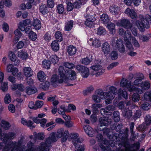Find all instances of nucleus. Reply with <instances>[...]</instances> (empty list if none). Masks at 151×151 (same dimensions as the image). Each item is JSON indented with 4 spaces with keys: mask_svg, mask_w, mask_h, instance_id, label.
<instances>
[{
    "mask_svg": "<svg viewBox=\"0 0 151 151\" xmlns=\"http://www.w3.org/2000/svg\"><path fill=\"white\" fill-rule=\"evenodd\" d=\"M83 129L86 133L90 137H92L95 133L94 130L88 125L84 127Z\"/></svg>",
    "mask_w": 151,
    "mask_h": 151,
    "instance_id": "15",
    "label": "nucleus"
},
{
    "mask_svg": "<svg viewBox=\"0 0 151 151\" xmlns=\"http://www.w3.org/2000/svg\"><path fill=\"white\" fill-rule=\"evenodd\" d=\"M23 72L25 76L29 77L33 74V71L32 69L29 67H24L23 70Z\"/></svg>",
    "mask_w": 151,
    "mask_h": 151,
    "instance_id": "16",
    "label": "nucleus"
},
{
    "mask_svg": "<svg viewBox=\"0 0 151 151\" xmlns=\"http://www.w3.org/2000/svg\"><path fill=\"white\" fill-rule=\"evenodd\" d=\"M123 114L124 116L128 119H129L132 116V111L131 110L126 109L123 112Z\"/></svg>",
    "mask_w": 151,
    "mask_h": 151,
    "instance_id": "43",
    "label": "nucleus"
},
{
    "mask_svg": "<svg viewBox=\"0 0 151 151\" xmlns=\"http://www.w3.org/2000/svg\"><path fill=\"white\" fill-rule=\"evenodd\" d=\"M83 140L84 139L83 138H77L76 140H75V142L74 141H73V143L75 148H76V147L78 146L77 143H82L83 142Z\"/></svg>",
    "mask_w": 151,
    "mask_h": 151,
    "instance_id": "57",
    "label": "nucleus"
},
{
    "mask_svg": "<svg viewBox=\"0 0 151 151\" xmlns=\"http://www.w3.org/2000/svg\"><path fill=\"white\" fill-rule=\"evenodd\" d=\"M51 46L53 50L55 51H57L59 50V45L56 40L52 42L51 44Z\"/></svg>",
    "mask_w": 151,
    "mask_h": 151,
    "instance_id": "36",
    "label": "nucleus"
},
{
    "mask_svg": "<svg viewBox=\"0 0 151 151\" xmlns=\"http://www.w3.org/2000/svg\"><path fill=\"white\" fill-rule=\"evenodd\" d=\"M92 70L95 72L96 76H99L105 72V70L103 69L102 67L99 65H95L91 67Z\"/></svg>",
    "mask_w": 151,
    "mask_h": 151,
    "instance_id": "9",
    "label": "nucleus"
},
{
    "mask_svg": "<svg viewBox=\"0 0 151 151\" xmlns=\"http://www.w3.org/2000/svg\"><path fill=\"white\" fill-rule=\"evenodd\" d=\"M120 24L124 27L127 29H131L132 25L130 21L128 19H123L121 20Z\"/></svg>",
    "mask_w": 151,
    "mask_h": 151,
    "instance_id": "17",
    "label": "nucleus"
},
{
    "mask_svg": "<svg viewBox=\"0 0 151 151\" xmlns=\"http://www.w3.org/2000/svg\"><path fill=\"white\" fill-rule=\"evenodd\" d=\"M125 42V45L127 49L130 51L133 50L134 48L131 42L129 41Z\"/></svg>",
    "mask_w": 151,
    "mask_h": 151,
    "instance_id": "55",
    "label": "nucleus"
},
{
    "mask_svg": "<svg viewBox=\"0 0 151 151\" xmlns=\"http://www.w3.org/2000/svg\"><path fill=\"white\" fill-rule=\"evenodd\" d=\"M4 101L6 104H8L11 101V98L10 95L9 94L6 95L4 98Z\"/></svg>",
    "mask_w": 151,
    "mask_h": 151,
    "instance_id": "61",
    "label": "nucleus"
},
{
    "mask_svg": "<svg viewBox=\"0 0 151 151\" xmlns=\"http://www.w3.org/2000/svg\"><path fill=\"white\" fill-rule=\"evenodd\" d=\"M141 86L142 90H148L150 88V84L148 81H145L143 82H142Z\"/></svg>",
    "mask_w": 151,
    "mask_h": 151,
    "instance_id": "40",
    "label": "nucleus"
},
{
    "mask_svg": "<svg viewBox=\"0 0 151 151\" xmlns=\"http://www.w3.org/2000/svg\"><path fill=\"white\" fill-rule=\"evenodd\" d=\"M96 33L99 35H104L106 34V31L104 28L100 26L97 29Z\"/></svg>",
    "mask_w": 151,
    "mask_h": 151,
    "instance_id": "34",
    "label": "nucleus"
},
{
    "mask_svg": "<svg viewBox=\"0 0 151 151\" xmlns=\"http://www.w3.org/2000/svg\"><path fill=\"white\" fill-rule=\"evenodd\" d=\"M99 124L98 129L99 130L101 131L102 129L100 128V127H101L103 126H107L109 124L108 119L107 117H102L100 118L99 119Z\"/></svg>",
    "mask_w": 151,
    "mask_h": 151,
    "instance_id": "13",
    "label": "nucleus"
},
{
    "mask_svg": "<svg viewBox=\"0 0 151 151\" xmlns=\"http://www.w3.org/2000/svg\"><path fill=\"white\" fill-rule=\"evenodd\" d=\"M102 91H99L97 94L94 95L93 96L92 99L96 103L100 102L101 99L100 96V93Z\"/></svg>",
    "mask_w": 151,
    "mask_h": 151,
    "instance_id": "38",
    "label": "nucleus"
},
{
    "mask_svg": "<svg viewBox=\"0 0 151 151\" xmlns=\"http://www.w3.org/2000/svg\"><path fill=\"white\" fill-rule=\"evenodd\" d=\"M15 35L13 42L14 43H16L19 41L20 38L21 37L22 34L18 29H16L14 32Z\"/></svg>",
    "mask_w": 151,
    "mask_h": 151,
    "instance_id": "23",
    "label": "nucleus"
},
{
    "mask_svg": "<svg viewBox=\"0 0 151 151\" xmlns=\"http://www.w3.org/2000/svg\"><path fill=\"white\" fill-rule=\"evenodd\" d=\"M92 45L95 47H99L101 45V42L99 39H95L92 42Z\"/></svg>",
    "mask_w": 151,
    "mask_h": 151,
    "instance_id": "54",
    "label": "nucleus"
},
{
    "mask_svg": "<svg viewBox=\"0 0 151 151\" xmlns=\"http://www.w3.org/2000/svg\"><path fill=\"white\" fill-rule=\"evenodd\" d=\"M0 4H1L3 5L4 4L6 6L9 7L11 6L12 3L10 0H4L0 1Z\"/></svg>",
    "mask_w": 151,
    "mask_h": 151,
    "instance_id": "60",
    "label": "nucleus"
},
{
    "mask_svg": "<svg viewBox=\"0 0 151 151\" xmlns=\"http://www.w3.org/2000/svg\"><path fill=\"white\" fill-rule=\"evenodd\" d=\"M1 125L4 129H8L10 127V125L9 122H8L2 120L1 122Z\"/></svg>",
    "mask_w": 151,
    "mask_h": 151,
    "instance_id": "35",
    "label": "nucleus"
},
{
    "mask_svg": "<svg viewBox=\"0 0 151 151\" xmlns=\"http://www.w3.org/2000/svg\"><path fill=\"white\" fill-rule=\"evenodd\" d=\"M128 129L126 128L123 134H114L112 136L113 140L116 142H120L119 147L116 151H138L140 147L138 142L129 145L128 138Z\"/></svg>",
    "mask_w": 151,
    "mask_h": 151,
    "instance_id": "1",
    "label": "nucleus"
},
{
    "mask_svg": "<svg viewBox=\"0 0 151 151\" xmlns=\"http://www.w3.org/2000/svg\"><path fill=\"white\" fill-rule=\"evenodd\" d=\"M57 141L55 134L51 133L49 136L47 138L45 142H42L37 147V151H49L50 147L52 143Z\"/></svg>",
    "mask_w": 151,
    "mask_h": 151,
    "instance_id": "3",
    "label": "nucleus"
},
{
    "mask_svg": "<svg viewBox=\"0 0 151 151\" xmlns=\"http://www.w3.org/2000/svg\"><path fill=\"white\" fill-rule=\"evenodd\" d=\"M57 10L59 14H62L63 13L64 9L62 4H60L58 5Z\"/></svg>",
    "mask_w": 151,
    "mask_h": 151,
    "instance_id": "63",
    "label": "nucleus"
},
{
    "mask_svg": "<svg viewBox=\"0 0 151 151\" xmlns=\"http://www.w3.org/2000/svg\"><path fill=\"white\" fill-rule=\"evenodd\" d=\"M132 42L135 47L139 48L140 47V45L139 42L135 37H132Z\"/></svg>",
    "mask_w": 151,
    "mask_h": 151,
    "instance_id": "58",
    "label": "nucleus"
},
{
    "mask_svg": "<svg viewBox=\"0 0 151 151\" xmlns=\"http://www.w3.org/2000/svg\"><path fill=\"white\" fill-rule=\"evenodd\" d=\"M37 91L36 88L34 87H27L26 88V92L28 95H31L35 93Z\"/></svg>",
    "mask_w": 151,
    "mask_h": 151,
    "instance_id": "27",
    "label": "nucleus"
},
{
    "mask_svg": "<svg viewBox=\"0 0 151 151\" xmlns=\"http://www.w3.org/2000/svg\"><path fill=\"white\" fill-rule=\"evenodd\" d=\"M109 10L112 13L116 14H117L119 9L118 6L113 5L110 7Z\"/></svg>",
    "mask_w": 151,
    "mask_h": 151,
    "instance_id": "41",
    "label": "nucleus"
},
{
    "mask_svg": "<svg viewBox=\"0 0 151 151\" xmlns=\"http://www.w3.org/2000/svg\"><path fill=\"white\" fill-rule=\"evenodd\" d=\"M145 124L147 126H149L151 124V116L147 114L144 117Z\"/></svg>",
    "mask_w": 151,
    "mask_h": 151,
    "instance_id": "45",
    "label": "nucleus"
},
{
    "mask_svg": "<svg viewBox=\"0 0 151 151\" xmlns=\"http://www.w3.org/2000/svg\"><path fill=\"white\" fill-rule=\"evenodd\" d=\"M131 82L129 81L127 79L123 78L121 81L120 86L121 87H124L127 89L130 92H132L135 89V87L131 86Z\"/></svg>",
    "mask_w": 151,
    "mask_h": 151,
    "instance_id": "6",
    "label": "nucleus"
},
{
    "mask_svg": "<svg viewBox=\"0 0 151 151\" xmlns=\"http://www.w3.org/2000/svg\"><path fill=\"white\" fill-rule=\"evenodd\" d=\"M140 97L138 93H134L132 96V100L134 102L139 101Z\"/></svg>",
    "mask_w": 151,
    "mask_h": 151,
    "instance_id": "62",
    "label": "nucleus"
},
{
    "mask_svg": "<svg viewBox=\"0 0 151 151\" xmlns=\"http://www.w3.org/2000/svg\"><path fill=\"white\" fill-rule=\"evenodd\" d=\"M40 10L41 13L43 15L46 14L48 12L47 7L45 4L41 5L40 6Z\"/></svg>",
    "mask_w": 151,
    "mask_h": 151,
    "instance_id": "42",
    "label": "nucleus"
},
{
    "mask_svg": "<svg viewBox=\"0 0 151 151\" xmlns=\"http://www.w3.org/2000/svg\"><path fill=\"white\" fill-rule=\"evenodd\" d=\"M49 59L54 64H55L58 61V59L56 55H52L49 58Z\"/></svg>",
    "mask_w": 151,
    "mask_h": 151,
    "instance_id": "50",
    "label": "nucleus"
},
{
    "mask_svg": "<svg viewBox=\"0 0 151 151\" xmlns=\"http://www.w3.org/2000/svg\"><path fill=\"white\" fill-rule=\"evenodd\" d=\"M51 63L50 61L44 60L42 62L43 67L46 69L50 68V66Z\"/></svg>",
    "mask_w": 151,
    "mask_h": 151,
    "instance_id": "46",
    "label": "nucleus"
},
{
    "mask_svg": "<svg viewBox=\"0 0 151 151\" xmlns=\"http://www.w3.org/2000/svg\"><path fill=\"white\" fill-rule=\"evenodd\" d=\"M37 146H36L34 145V144L32 142H29L27 144V150L24 151H37Z\"/></svg>",
    "mask_w": 151,
    "mask_h": 151,
    "instance_id": "18",
    "label": "nucleus"
},
{
    "mask_svg": "<svg viewBox=\"0 0 151 151\" xmlns=\"http://www.w3.org/2000/svg\"><path fill=\"white\" fill-rule=\"evenodd\" d=\"M139 17L141 21L136 20L135 24L139 30L141 32L143 31L145 28L148 29L150 27L149 23L151 24V16L146 15L145 18L142 15H139Z\"/></svg>",
    "mask_w": 151,
    "mask_h": 151,
    "instance_id": "4",
    "label": "nucleus"
},
{
    "mask_svg": "<svg viewBox=\"0 0 151 151\" xmlns=\"http://www.w3.org/2000/svg\"><path fill=\"white\" fill-rule=\"evenodd\" d=\"M76 48L72 45H70L68 47L67 52L70 56L74 55L76 52Z\"/></svg>",
    "mask_w": 151,
    "mask_h": 151,
    "instance_id": "21",
    "label": "nucleus"
},
{
    "mask_svg": "<svg viewBox=\"0 0 151 151\" xmlns=\"http://www.w3.org/2000/svg\"><path fill=\"white\" fill-rule=\"evenodd\" d=\"M150 105L148 102H145L142 104L141 106V108L144 110H148L150 108Z\"/></svg>",
    "mask_w": 151,
    "mask_h": 151,
    "instance_id": "52",
    "label": "nucleus"
},
{
    "mask_svg": "<svg viewBox=\"0 0 151 151\" xmlns=\"http://www.w3.org/2000/svg\"><path fill=\"white\" fill-rule=\"evenodd\" d=\"M32 25L36 30H39L41 27V22L40 21L37 19H34Z\"/></svg>",
    "mask_w": 151,
    "mask_h": 151,
    "instance_id": "22",
    "label": "nucleus"
},
{
    "mask_svg": "<svg viewBox=\"0 0 151 151\" xmlns=\"http://www.w3.org/2000/svg\"><path fill=\"white\" fill-rule=\"evenodd\" d=\"M125 13L127 14L132 19H136L137 17V15L136 13L132 9H130L127 8L125 10Z\"/></svg>",
    "mask_w": 151,
    "mask_h": 151,
    "instance_id": "14",
    "label": "nucleus"
},
{
    "mask_svg": "<svg viewBox=\"0 0 151 151\" xmlns=\"http://www.w3.org/2000/svg\"><path fill=\"white\" fill-rule=\"evenodd\" d=\"M100 96L102 99H106L105 102L106 104H109L111 102V101L114 98L115 96H110L107 94L106 92H104L103 91H101L100 93Z\"/></svg>",
    "mask_w": 151,
    "mask_h": 151,
    "instance_id": "8",
    "label": "nucleus"
},
{
    "mask_svg": "<svg viewBox=\"0 0 151 151\" xmlns=\"http://www.w3.org/2000/svg\"><path fill=\"white\" fill-rule=\"evenodd\" d=\"M76 69L79 72H81L82 76L83 78H87L89 74V70L86 67L78 65L76 66Z\"/></svg>",
    "mask_w": 151,
    "mask_h": 151,
    "instance_id": "7",
    "label": "nucleus"
},
{
    "mask_svg": "<svg viewBox=\"0 0 151 151\" xmlns=\"http://www.w3.org/2000/svg\"><path fill=\"white\" fill-rule=\"evenodd\" d=\"M102 105L100 104H94L92 105V111L95 114H97L98 113L99 110L98 109L101 107Z\"/></svg>",
    "mask_w": 151,
    "mask_h": 151,
    "instance_id": "26",
    "label": "nucleus"
},
{
    "mask_svg": "<svg viewBox=\"0 0 151 151\" xmlns=\"http://www.w3.org/2000/svg\"><path fill=\"white\" fill-rule=\"evenodd\" d=\"M118 94L119 96H122L125 99L128 98V95L126 91L122 88H120L118 90Z\"/></svg>",
    "mask_w": 151,
    "mask_h": 151,
    "instance_id": "31",
    "label": "nucleus"
},
{
    "mask_svg": "<svg viewBox=\"0 0 151 151\" xmlns=\"http://www.w3.org/2000/svg\"><path fill=\"white\" fill-rule=\"evenodd\" d=\"M144 98L146 101H151V90L145 92Z\"/></svg>",
    "mask_w": 151,
    "mask_h": 151,
    "instance_id": "47",
    "label": "nucleus"
},
{
    "mask_svg": "<svg viewBox=\"0 0 151 151\" xmlns=\"http://www.w3.org/2000/svg\"><path fill=\"white\" fill-rule=\"evenodd\" d=\"M58 74L59 76L60 79V83H63L64 80L67 77V74L63 67L60 66L58 70Z\"/></svg>",
    "mask_w": 151,
    "mask_h": 151,
    "instance_id": "11",
    "label": "nucleus"
},
{
    "mask_svg": "<svg viewBox=\"0 0 151 151\" xmlns=\"http://www.w3.org/2000/svg\"><path fill=\"white\" fill-rule=\"evenodd\" d=\"M26 143L24 137L21 135L17 142L11 141L3 148V151H24L25 146L23 144Z\"/></svg>",
    "mask_w": 151,
    "mask_h": 151,
    "instance_id": "2",
    "label": "nucleus"
},
{
    "mask_svg": "<svg viewBox=\"0 0 151 151\" xmlns=\"http://www.w3.org/2000/svg\"><path fill=\"white\" fill-rule=\"evenodd\" d=\"M141 111L140 110H137L135 112L133 116V118L134 120L139 118L141 115Z\"/></svg>",
    "mask_w": 151,
    "mask_h": 151,
    "instance_id": "56",
    "label": "nucleus"
},
{
    "mask_svg": "<svg viewBox=\"0 0 151 151\" xmlns=\"http://www.w3.org/2000/svg\"><path fill=\"white\" fill-rule=\"evenodd\" d=\"M60 76H58L57 74H55L52 75L51 79V82L53 83H60Z\"/></svg>",
    "mask_w": 151,
    "mask_h": 151,
    "instance_id": "29",
    "label": "nucleus"
},
{
    "mask_svg": "<svg viewBox=\"0 0 151 151\" xmlns=\"http://www.w3.org/2000/svg\"><path fill=\"white\" fill-rule=\"evenodd\" d=\"M76 72L73 71H71L69 73L68 78L70 80H74L76 78Z\"/></svg>",
    "mask_w": 151,
    "mask_h": 151,
    "instance_id": "53",
    "label": "nucleus"
},
{
    "mask_svg": "<svg viewBox=\"0 0 151 151\" xmlns=\"http://www.w3.org/2000/svg\"><path fill=\"white\" fill-rule=\"evenodd\" d=\"M110 56L112 60H115L118 58V54L116 51H113L111 52Z\"/></svg>",
    "mask_w": 151,
    "mask_h": 151,
    "instance_id": "59",
    "label": "nucleus"
},
{
    "mask_svg": "<svg viewBox=\"0 0 151 151\" xmlns=\"http://www.w3.org/2000/svg\"><path fill=\"white\" fill-rule=\"evenodd\" d=\"M109 91L106 92L107 94L110 96H115V95H116L117 93V88L115 86H112L109 88Z\"/></svg>",
    "mask_w": 151,
    "mask_h": 151,
    "instance_id": "20",
    "label": "nucleus"
},
{
    "mask_svg": "<svg viewBox=\"0 0 151 151\" xmlns=\"http://www.w3.org/2000/svg\"><path fill=\"white\" fill-rule=\"evenodd\" d=\"M13 89L14 90L18 89L19 91H23L24 90L25 87L22 84H18L15 85L14 86V88Z\"/></svg>",
    "mask_w": 151,
    "mask_h": 151,
    "instance_id": "49",
    "label": "nucleus"
},
{
    "mask_svg": "<svg viewBox=\"0 0 151 151\" xmlns=\"http://www.w3.org/2000/svg\"><path fill=\"white\" fill-rule=\"evenodd\" d=\"M101 19L103 23L104 24H107L109 20L108 15L105 14H104L101 15Z\"/></svg>",
    "mask_w": 151,
    "mask_h": 151,
    "instance_id": "44",
    "label": "nucleus"
},
{
    "mask_svg": "<svg viewBox=\"0 0 151 151\" xmlns=\"http://www.w3.org/2000/svg\"><path fill=\"white\" fill-rule=\"evenodd\" d=\"M140 79H138L135 80L133 83L134 85L137 86H141L142 83V80L144 78V76L142 74H141Z\"/></svg>",
    "mask_w": 151,
    "mask_h": 151,
    "instance_id": "33",
    "label": "nucleus"
},
{
    "mask_svg": "<svg viewBox=\"0 0 151 151\" xmlns=\"http://www.w3.org/2000/svg\"><path fill=\"white\" fill-rule=\"evenodd\" d=\"M113 117L115 122H119L120 119L119 112L117 111H114L113 114Z\"/></svg>",
    "mask_w": 151,
    "mask_h": 151,
    "instance_id": "48",
    "label": "nucleus"
},
{
    "mask_svg": "<svg viewBox=\"0 0 151 151\" xmlns=\"http://www.w3.org/2000/svg\"><path fill=\"white\" fill-rule=\"evenodd\" d=\"M3 135L4 136V139L5 141L9 139H14L16 136V134L12 132H10L7 134L4 133L3 134Z\"/></svg>",
    "mask_w": 151,
    "mask_h": 151,
    "instance_id": "19",
    "label": "nucleus"
},
{
    "mask_svg": "<svg viewBox=\"0 0 151 151\" xmlns=\"http://www.w3.org/2000/svg\"><path fill=\"white\" fill-rule=\"evenodd\" d=\"M89 19L88 18L85 22V24L87 27H91L93 26V22L96 20V19L94 17H91V20L88 19Z\"/></svg>",
    "mask_w": 151,
    "mask_h": 151,
    "instance_id": "24",
    "label": "nucleus"
},
{
    "mask_svg": "<svg viewBox=\"0 0 151 151\" xmlns=\"http://www.w3.org/2000/svg\"><path fill=\"white\" fill-rule=\"evenodd\" d=\"M73 22L72 20H70L66 22L65 26V30L66 31L70 30L73 27Z\"/></svg>",
    "mask_w": 151,
    "mask_h": 151,
    "instance_id": "28",
    "label": "nucleus"
},
{
    "mask_svg": "<svg viewBox=\"0 0 151 151\" xmlns=\"http://www.w3.org/2000/svg\"><path fill=\"white\" fill-rule=\"evenodd\" d=\"M29 37L32 41H35L37 38V35L35 32L31 31L29 32Z\"/></svg>",
    "mask_w": 151,
    "mask_h": 151,
    "instance_id": "51",
    "label": "nucleus"
},
{
    "mask_svg": "<svg viewBox=\"0 0 151 151\" xmlns=\"http://www.w3.org/2000/svg\"><path fill=\"white\" fill-rule=\"evenodd\" d=\"M55 36L58 42H60L63 40V35L60 31H57L55 32Z\"/></svg>",
    "mask_w": 151,
    "mask_h": 151,
    "instance_id": "37",
    "label": "nucleus"
},
{
    "mask_svg": "<svg viewBox=\"0 0 151 151\" xmlns=\"http://www.w3.org/2000/svg\"><path fill=\"white\" fill-rule=\"evenodd\" d=\"M37 76L39 80L41 82L44 81L46 78L45 74L42 71H40L37 74Z\"/></svg>",
    "mask_w": 151,
    "mask_h": 151,
    "instance_id": "39",
    "label": "nucleus"
},
{
    "mask_svg": "<svg viewBox=\"0 0 151 151\" xmlns=\"http://www.w3.org/2000/svg\"><path fill=\"white\" fill-rule=\"evenodd\" d=\"M17 56L23 60H25L27 58L28 55L27 52L21 50L18 52Z\"/></svg>",
    "mask_w": 151,
    "mask_h": 151,
    "instance_id": "25",
    "label": "nucleus"
},
{
    "mask_svg": "<svg viewBox=\"0 0 151 151\" xmlns=\"http://www.w3.org/2000/svg\"><path fill=\"white\" fill-rule=\"evenodd\" d=\"M101 50L104 55L106 56L107 55L111 50V47L109 44L106 42H104L101 45Z\"/></svg>",
    "mask_w": 151,
    "mask_h": 151,
    "instance_id": "10",
    "label": "nucleus"
},
{
    "mask_svg": "<svg viewBox=\"0 0 151 151\" xmlns=\"http://www.w3.org/2000/svg\"><path fill=\"white\" fill-rule=\"evenodd\" d=\"M116 47L121 53H124L125 51L124 45L122 40L119 39L116 40Z\"/></svg>",
    "mask_w": 151,
    "mask_h": 151,
    "instance_id": "12",
    "label": "nucleus"
},
{
    "mask_svg": "<svg viewBox=\"0 0 151 151\" xmlns=\"http://www.w3.org/2000/svg\"><path fill=\"white\" fill-rule=\"evenodd\" d=\"M74 7L75 8H79L82 5L80 0H77L75 1L73 4Z\"/></svg>",
    "mask_w": 151,
    "mask_h": 151,
    "instance_id": "64",
    "label": "nucleus"
},
{
    "mask_svg": "<svg viewBox=\"0 0 151 151\" xmlns=\"http://www.w3.org/2000/svg\"><path fill=\"white\" fill-rule=\"evenodd\" d=\"M54 133L55 134V137L56 138H59L62 137V142H65L69 135V134L68 130H65L64 131L63 128H61L59 129L56 134L55 133Z\"/></svg>",
    "mask_w": 151,
    "mask_h": 151,
    "instance_id": "5",
    "label": "nucleus"
},
{
    "mask_svg": "<svg viewBox=\"0 0 151 151\" xmlns=\"http://www.w3.org/2000/svg\"><path fill=\"white\" fill-rule=\"evenodd\" d=\"M151 38V34H147L145 35H140L139 36V39L143 42H147Z\"/></svg>",
    "mask_w": 151,
    "mask_h": 151,
    "instance_id": "30",
    "label": "nucleus"
},
{
    "mask_svg": "<svg viewBox=\"0 0 151 151\" xmlns=\"http://www.w3.org/2000/svg\"><path fill=\"white\" fill-rule=\"evenodd\" d=\"M132 37L131 32L128 30L125 31L124 34V38L125 42L129 41V39H131Z\"/></svg>",
    "mask_w": 151,
    "mask_h": 151,
    "instance_id": "32",
    "label": "nucleus"
}]
</instances>
